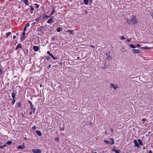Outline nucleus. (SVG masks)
<instances>
[{
  "label": "nucleus",
  "instance_id": "nucleus-1",
  "mask_svg": "<svg viewBox=\"0 0 153 153\" xmlns=\"http://www.w3.org/2000/svg\"><path fill=\"white\" fill-rule=\"evenodd\" d=\"M127 22L129 24L136 25L138 23V20L136 16H133L128 20H127Z\"/></svg>",
  "mask_w": 153,
  "mask_h": 153
},
{
  "label": "nucleus",
  "instance_id": "nucleus-2",
  "mask_svg": "<svg viewBox=\"0 0 153 153\" xmlns=\"http://www.w3.org/2000/svg\"><path fill=\"white\" fill-rule=\"evenodd\" d=\"M110 139L111 140L112 142L111 143L109 141L106 140H104V142L106 144L110 145L114 144V139L112 138H110Z\"/></svg>",
  "mask_w": 153,
  "mask_h": 153
},
{
  "label": "nucleus",
  "instance_id": "nucleus-3",
  "mask_svg": "<svg viewBox=\"0 0 153 153\" xmlns=\"http://www.w3.org/2000/svg\"><path fill=\"white\" fill-rule=\"evenodd\" d=\"M30 104V106L31 108V111H33V112L34 113L35 111V108H34V106L32 103L31 101L30 100L28 101Z\"/></svg>",
  "mask_w": 153,
  "mask_h": 153
},
{
  "label": "nucleus",
  "instance_id": "nucleus-4",
  "mask_svg": "<svg viewBox=\"0 0 153 153\" xmlns=\"http://www.w3.org/2000/svg\"><path fill=\"white\" fill-rule=\"evenodd\" d=\"M32 151L33 153H41V151L39 149H33Z\"/></svg>",
  "mask_w": 153,
  "mask_h": 153
},
{
  "label": "nucleus",
  "instance_id": "nucleus-5",
  "mask_svg": "<svg viewBox=\"0 0 153 153\" xmlns=\"http://www.w3.org/2000/svg\"><path fill=\"white\" fill-rule=\"evenodd\" d=\"M134 143L135 146H136L138 148H139L140 147V145L136 140H134Z\"/></svg>",
  "mask_w": 153,
  "mask_h": 153
},
{
  "label": "nucleus",
  "instance_id": "nucleus-6",
  "mask_svg": "<svg viewBox=\"0 0 153 153\" xmlns=\"http://www.w3.org/2000/svg\"><path fill=\"white\" fill-rule=\"evenodd\" d=\"M53 18H54V16H52L51 18L48 20L47 21V23L48 24H50L52 22H53Z\"/></svg>",
  "mask_w": 153,
  "mask_h": 153
},
{
  "label": "nucleus",
  "instance_id": "nucleus-7",
  "mask_svg": "<svg viewBox=\"0 0 153 153\" xmlns=\"http://www.w3.org/2000/svg\"><path fill=\"white\" fill-rule=\"evenodd\" d=\"M110 87L113 88L115 90H116L118 88L117 85H114V84L112 83L110 84Z\"/></svg>",
  "mask_w": 153,
  "mask_h": 153
},
{
  "label": "nucleus",
  "instance_id": "nucleus-8",
  "mask_svg": "<svg viewBox=\"0 0 153 153\" xmlns=\"http://www.w3.org/2000/svg\"><path fill=\"white\" fill-rule=\"evenodd\" d=\"M132 52L134 53H137L140 52V51L138 49H133Z\"/></svg>",
  "mask_w": 153,
  "mask_h": 153
},
{
  "label": "nucleus",
  "instance_id": "nucleus-9",
  "mask_svg": "<svg viewBox=\"0 0 153 153\" xmlns=\"http://www.w3.org/2000/svg\"><path fill=\"white\" fill-rule=\"evenodd\" d=\"M19 48H22V44L21 43H19L18 44V45L16 48L15 50H17Z\"/></svg>",
  "mask_w": 153,
  "mask_h": 153
},
{
  "label": "nucleus",
  "instance_id": "nucleus-10",
  "mask_svg": "<svg viewBox=\"0 0 153 153\" xmlns=\"http://www.w3.org/2000/svg\"><path fill=\"white\" fill-rule=\"evenodd\" d=\"M33 50L35 51H38L39 50V47L36 46H33Z\"/></svg>",
  "mask_w": 153,
  "mask_h": 153
},
{
  "label": "nucleus",
  "instance_id": "nucleus-11",
  "mask_svg": "<svg viewBox=\"0 0 153 153\" xmlns=\"http://www.w3.org/2000/svg\"><path fill=\"white\" fill-rule=\"evenodd\" d=\"M23 2L26 5H29V3L27 0H23Z\"/></svg>",
  "mask_w": 153,
  "mask_h": 153
},
{
  "label": "nucleus",
  "instance_id": "nucleus-12",
  "mask_svg": "<svg viewBox=\"0 0 153 153\" xmlns=\"http://www.w3.org/2000/svg\"><path fill=\"white\" fill-rule=\"evenodd\" d=\"M25 145H22V146H18L17 147V149H25Z\"/></svg>",
  "mask_w": 153,
  "mask_h": 153
},
{
  "label": "nucleus",
  "instance_id": "nucleus-13",
  "mask_svg": "<svg viewBox=\"0 0 153 153\" xmlns=\"http://www.w3.org/2000/svg\"><path fill=\"white\" fill-rule=\"evenodd\" d=\"M36 133L39 136H40L42 135V134L40 131L37 130L36 131Z\"/></svg>",
  "mask_w": 153,
  "mask_h": 153
},
{
  "label": "nucleus",
  "instance_id": "nucleus-14",
  "mask_svg": "<svg viewBox=\"0 0 153 153\" xmlns=\"http://www.w3.org/2000/svg\"><path fill=\"white\" fill-rule=\"evenodd\" d=\"M67 32H69L71 34H74V31L73 30H68L66 31Z\"/></svg>",
  "mask_w": 153,
  "mask_h": 153
},
{
  "label": "nucleus",
  "instance_id": "nucleus-15",
  "mask_svg": "<svg viewBox=\"0 0 153 153\" xmlns=\"http://www.w3.org/2000/svg\"><path fill=\"white\" fill-rule=\"evenodd\" d=\"M21 106V104L20 102H17L16 103V106L19 108Z\"/></svg>",
  "mask_w": 153,
  "mask_h": 153
},
{
  "label": "nucleus",
  "instance_id": "nucleus-16",
  "mask_svg": "<svg viewBox=\"0 0 153 153\" xmlns=\"http://www.w3.org/2000/svg\"><path fill=\"white\" fill-rule=\"evenodd\" d=\"M49 55L51 56L54 60L58 59L57 57L54 56L53 55L52 53H51Z\"/></svg>",
  "mask_w": 153,
  "mask_h": 153
},
{
  "label": "nucleus",
  "instance_id": "nucleus-17",
  "mask_svg": "<svg viewBox=\"0 0 153 153\" xmlns=\"http://www.w3.org/2000/svg\"><path fill=\"white\" fill-rule=\"evenodd\" d=\"M31 9L30 10V11L31 13H33V11L34 10V8L31 6H30Z\"/></svg>",
  "mask_w": 153,
  "mask_h": 153
},
{
  "label": "nucleus",
  "instance_id": "nucleus-18",
  "mask_svg": "<svg viewBox=\"0 0 153 153\" xmlns=\"http://www.w3.org/2000/svg\"><path fill=\"white\" fill-rule=\"evenodd\" d=\"M62 30V29L61 27H59L58 28L56 29V31L58 32H60Z\"/></svg>",
  "mask_w": 153,
  "mask_h": 153
},
{
  "label": "nucleus",
  "instance_id": "nucleus-19",
  "mask_svg": "<svg viewBox=\"0 0 153 153\" xmlns=\"http://www.w3.org/2000/svg\"><path fill=\"white\" fill-rule=\"evenodd\" d=\"M11 34V32H8L6 33V38L7 37L9 36H10Z\"/></svg>",
  "mask_w": 153,
  "mask_h": 153
},
{
  "label": "nucleus",
  "instance_id": "nucleus-20",
  "mask_svg": "<svg viewBox=\"0 0 153 153\" xmlns=\"http://www.w3.org/2000/svg\"><path fill=\"white\" fill-rule=\"evenodd\" d=\"M137 141L138 142V143H139V144L142 146L143 145V143L141 140H140V139H138L137 140Z\"/></svg>",
  "mask_w": 153,
  "mask_h": 153
},
{
  "label": "nucleus",
  "instance_id": "nucleus-21",
  "mask_svg": "<svg viewBox=\"0 0 153 153\" xmlns=\"http://www.w3.org/2000/svg\"><path fill=\"white\" fill-rule=\"evenodd\" d=\"M83 1L85 4L88 5V2L89 1L88 0H84Z\"/></svg>",
  "mask_w": 153,
  "mask_h": 153
},
{
  "label": "nucleus",
  "instance_id": "nucleus-22",
  "mask_svg": "<svg viewBox=\"0 0 153 153\" xmlns=\"http://www.w3.org/2000/svg\"><path fill=\"white\" fill-rule=\"evenodd\" d=\"M113 151L116 153H119L120 152V151L119 150L113 149Z\"/></svg>",
  "mask_w": 153,
  "mask_h": 153
},
{
  "label": "nucleus",
  "instance_id": "nucleus-23",
  "mask_svg": "<svg viewBox=\"0 0 153 153\" xmlns=\"http://www.w3.org/2000/svg\"><path fill=\"white\" fill-rule=\"evenodd\" d=\"M51 17V16H47L46 15H45L43 16V18L45 19L46 18H49Z\"/></svg>",
  "mask_w": 153,
  "mask_h": 153
},
{
  "label": "nucleus",
  "instance_id": "nucleus-24",
  "mask_svg": "<svg viewBox=\"0 0 153 153\" xmlns=\"http://www.w3.org/2000/svg\"><path fill=\"white\" fill-rule=\"evenodd\" d=\"M129 46L131 48H136V46H134V45L132 44H130L129 45Z\"/></svg>",
  "mask_w": 153,
  "mask_h": 153
},
{
  "label": "nucleus",
  "instance_id": "nucleus-25",
  "mask_svg": "<svg viewBox=\"0 0 153 153\" xmlns=\"http://www.w3.org/2000/svg\"><path fill=\"white\" fill-rule=\"evenodd\" d=\"M12 143V142L10 141H8L6 143V144L7 145H11Z\"/></svg>",
  "mask_w": 153,
  "mask_h": 153
},
{
  "label": "nucleus",
  "instance_id": "nucleus-26",
  "mask_svg": "<svg viewBox=\"0 0 153 153\" xmlns=\"http://www.w3.org/2000/svg\"><path fill=\"white\" fill-rule=\"evenodd\" d=\"M150 48L147 47H142L141 48H142L143 49H150Z\"/></svg>",
  "mask_w": 153,
  "mask_h": 153
},
{
  "label": "nucleus",
  "instance_id": "nucleus-27",
  "mask_svg": "<svg viewBox=\"0 0 153 153\" xmlns=\"http://www.w3.org/2000/svg\"><path fill=\"white\" fill-rule=\"evenodd\" d=\"M16 96V94L14 93H13L12 94V97L13 99H15Z\"/></svg>",
  "mask_w": 153,
  "mask_h": 153
},
{
  "label": "nucleus",
  "instance_id": "nucleus-28",
  "mask_svg": "<svg viewBox=\"0 0 153 153\" xmlns=\"http://www.w3.org/2000/svg\"><path fill=\"white\" fill-rule=\"evenodd\" d=\"M106 55L107 58H109L110 56V53L109 52H107L106 53Z\"/></svg>",
  "mask_w": 153,
  "mask_h": 153
},
{
  "label": "nucleus",
  "instance_id": "nucleus-29",
  "mask_svg": "<svg viewBox=\"0 0 153 153\" xmlns=\"http://www.w3.org/2000/svg\"><path fill=\"white\" fill-rule=\"evenodd\" d=\"M55 12V9L54 8H53V10L50 15V16L51 15L54 13Z\"/></svg>",
  "mask_w": 153,
  "mask_h": 153
},
{
  "label": "nucleus",
  "instance_id": "nucleus-30",
  "mask_svg": "<svg viewBox=\"0 0 153 153\" xmlns=\"http://www.w3.org/2000/svg\"><path fill=\"white\" fill-rule=\"evenodd\" d=\"M40 17H37L35 19V20L36 21H38L40 19Z\"/></svg>",
  "mask_w": 153,
  "mask_h": 153
},
{
  "label": "nucleus",
  "instance_id": "nucleus-31",
  "mask_svg": "<svg viewBox=\"0 0 153 153\" xmlns=\"http://www.w3.org/2000/svg\"><path fill=\"white\" fill-rule=\"evenodd\" d=\"M55 38L54 36L52 37L51 39V41H55Z\"/></svg>",
  "mask_w": 153,
  "mask_h": 153
},
{
  "label": "nucleus",
  "instance_id": "nucleus-32",
  "mask_svg": "<svg viewBox=\"0 0 153 153\" xmlns=\"http://www.w3.org/2000/svg\"><path fill=\"white\" fill-rule=\"evenodd\" d=\"M15 101H16L15 100V99H13V100L11 102L12 104H14L15 102Z\"/></svg>",
  "mask_w": 153,
  "mask_h": 153
},
{
  "label": "nucleus",
  "instance_id": "nucleus-33",
  "mask_svg": "<svg viewBox=\"0 0 153 153\" xmlns=\"http://www.w3.org/2000/svg\"><path fill=\"white\" fill-rule=\"evenodd\" d=\"M54 139H55V140L57 142H58L59 141V138L58 137H56L55 138H54Z\"/></svg>",
  "mask_w": 153,
  "mask_h": 153
},
{
  "label": "nucleus",
  "instance_id": "nucleus-34",
  "mask_svg": "<svg viewBox=\"0 0 153 153\" xmlns=\"http://www.w3.org/2000/svg\"><path fill=\"white\" fill-rule=\"evenodd\" d=\"M45 58L48 61L50 59V57L48 56H45Z\"/></svg>",
  "mask_w": 153,
  "mask_h": 153
},
{
  "label": "nucleus",
  "instance_id": "nucleus-35",
  "mask_svg": "<svg viewBox=\"0 0 153 153\" xmlns=\"http://www.w3.org/2000/svg\"><path fill=\"white\" fill-rule=\"evenodd\" d=\"M29 26V24L28 23H27L25 26V27H27Z\"/></svg>",
  "mask_w": 153,
  "mask_h": 153
},
{
  "label": "nucleus",
  "instance_id": "nucleus-36",
  "mask_svg": "<svg viewBox=\"0 0 153 153\" xmlns=\"http://www.w3.org/2000/svg\"><path fill=\"white\" fill-rule=\"evenodd\" d=\"M120 38L122 40H124L125 39V38L123 36H121Z\"/></svg>",
  "mask_w": 153,
  "mask_h": 153
},
{
  "label": "nucleus",
  "instance_id": "nucleus-37",
  "mask_svg": "<svg viewBox=\"0 0 153 153\" xmlns=\"http://www.w3.org/2000/svg\"><path fill=\"white\" fill-rule=\"evenodd\" d=\"M36 127L35 126H34L32 127V129L33 130H36Z\"/></svg>",
  "mask_w": 153,
  "mask_h": 153
},
{
  "label": "nucleus",
  "instance_id": "nucleus-38",
  "mask_svg": "<svg viewBox=\"0 0 153 153\" xmlns=\"http://www.w3.org/2000/svg\"><path fill=\"white\" fill-rule=\"evenodd\" d=\"M35 6H36V7L37 8H38L39 7V5H38L37 4H35Z\"/></svg>",
  "mask_w": 153,
  "mask_h": 153
},
{
  "label": "nucleus",
  "instance_id": "nucleus-39",
  "mask_svg": "<svg viewBox=\"0 0 153 153\" xmlns=\"http://www.w3.org/2000/svg\"><path fill=\"white\" fill-rule=\"evenodd\" d=\"M25 39V37H24V36H22V37H21V41H22L23 40H24V39Z\"/></svg>",
  "mask_w": 153,
  "mask_h": 153
},
{
  "label": "nucleus",
  "instance_id": "nucleus-40",
  "mask_svg": "<svg viewBox=\"0 0 153 153\" xmlns=\"http://www.w3.org/2000/svg\"><path fill=\"white\" fill-rule=\"evenodd\" d=\"M51 65H49L47 66V68H48V69L50 68H51Z\"/></svg>",
  "mask_w": 153,
  "mask_h": 153
},
{
  "label": "nucleus",
  "instance_id": "nucleus-41",
  "mask_svg": "<svg viewBox=\"0 0 153 153\" xmlns=\"http://www.w3.org/2000/svg\"><path fill=\"white\" fill-rule=\"evenodd\" d=\"M2 73V70L1 68H0V74Z\"/></svg>",
  "mask_w": 153,
  "mask_h": 153
},
{
  "label": "nucleus",
  "instance_id": "nucleus-42",
  "mask_svg": "<svg viewBox=\"0 0 153 153\" xmlns=\"http://www.w3.org/2000/svg\"><path fill=\"white\" fill-rule=\"evenodd\" d=\"M47 53L49 55H50L51 53L49 51L47 52Z\"/></svg>",
  "mask_w": 153,
  "mask_h": 153
},
{
  "label": "nucleus",
  "instance_id": "nucleus-43",
  "mask_svg": "<svg viewBox=\"0 0 153 153\" xmlns=\"http://www.w3.org/2000/svg\"><path fill=\"white\" fill-rule=\"evenodd\" d=\"M136 46L137 47H140L141 46V45L139 44H137Z\"/></svg>",
  "mask_w": 153,
  "mask_h": 153
},
{
  "label": "nucleus",
  "instance_id": "nucleus-44",
  "mask_svg": "<svg viewBox=\"0 0 153 153\" xmlns=\"http://www.w3.org/2000/svg\"><path fill=\"white\" fill-rule=\"evenodd\" d=\"M131 39H127V41L128 42H129L131 41Z\"/></svg>",
  "mask_w": 153,
  "mask_h": 153
},
{
  "label": "nucleus",
  "instance_id": "nucleus-45",
  "mask_svg": "<svg viewBox=\"0 0 153 153\" xmlns=\"http://www.w3.org/2000/svg\"><path fill=\"white\" fill-rule=\"evenodd\" d=\"M108 58V60H111L112 59V57L109 56V58Z\"/></svg>",
  "mask_w": 153,
  "mask_h": 153
},
{
  "label": "nucleus",
  "instance_id": "nucleus-46",
  "mask_svg": "<svg viewBox=\"0 0 153 153\" xmlns=\"http://www.w3.org/2000/svg\"><path fill=\"white\" fill-rule=\"evenodd\" d=\"M26 29H27V27H25L24 29V30H23L25 32V31L26 30Z\"/></svg>",
  "mask_w": 153,
  "mask_h": 153
},
{
  "label": "nucleus",
  "instance_id": "nucleus-47",
  "mask_svg": "<svg viewBox=\"0 0 153 153\" xmlns=\"http://www.w3.org/2000/svg\"><path fill=\"white\" fill-rule=\"evenodd\" d=\"M4 146H0V149H2L3 148Z\"/></svg>",
  "mask_w": 153,
  "mask_h": 153
},
{
  "label": "nucleus",
  "instance_id": "nucleus-48",
  "mask_svg": "<svg viewBox=\"0 0 153 153\" xmlns=\"http://www.w3.org/2000/svg\"><path fill=\"white\" fill-rule=\"evenodd\" d=\"M16 36H14L13 37V39H15L16 38Z\"/></svg>",
  "mask_w": 153,
  "mask_h": 153
},
{
  "label": "nucleus",
  "instance_id": "nucleus-49",
  "mask_svg": "<svg viewBox=\"0 0 153 153\" xmlns=\"http://www.w3.org/2000/svg\"><path fill=\"white\" fill-rule=\"evenodd\" d=\"M149 153H152V152L151 150H150L149 151Z\"/></svg>",
  "mask_w": 153,
  "mask_h": 153
},
{
  "label": "nucleus",
  "instance_id": "nucleus-50",
  "mask_svg": "<svg viewBox=\"0 0 153 153\" xmlns=\"http://www.w3.org/2000/svg\"><path fill=\"white\" fill-rule=\"evenodd\" d=\"M25 32H24L22 33V35L23 36H24L25 35Z\"/></svg>",
  "mask_w": 153,
  "mask_h": 153
},
{
  "label": "nucleus",
  "instance_id": "nucleus-51",
  "mask_svg": "<svg viewBox=\"0 0 153 153\" xmlns=\"http://www.w3.org/2000/svg\"><path fill=\"white\" fill-rule=\"evenodd\" d=\"M36 22H33L32 24V25H35V24H36Z\"/></svg>",
  "mask_w": 153,
  "mask_h": 153
},
{
  "label": "nucleus",
  "instance_id": "nucleus-52",
  "mask_svg": "<svg viewBox=\"0 0 153 153\" xmlns=\"http://www.w3.org/2000/svg\"><path fill=\"white\" fill-rule=\"evenodd\" d=\"M93 0H89V1L90 3H92V2Z\"/></svg>",
  "mask_w": 153,
  "mask_h": 153
},
{
  "label": "nucleus",
  "instance_id": "nucleus-53",
  "mask_svg": "<svg viewBox=\"0 0 153 153\" xmlns=\"http://www.w3.org/2000/svg\"><path fill=\"white\" fill-rule=\"evenodd\" d=\"M7 146V144H4V146H3L4 147H6Z\"/></svg>",
  "mask_w": 153,
  "mask_h": 153
},
{
  "label": "nucleus",
  "instance_id": "nucleus-54",
  "mask_svg": "<svg viewBox=\"0 0 153 153\" xmlns=\"http://www.w3.org/2000/svg\"><path fill=\"white\" fill-rule=\"evenodd\" d=\"M32 112H33V111H31L30 112V115H31L32 114Z\"/></svg>",
  "mask_w": 153,
  "mask_h": 153
},
{
  "label": "nucleus",
  "instance_id": "nucleus-55",
  "mask_svg": "<svg viewBox=\"0 0 153 153\" xmlns=\"http://www.w3.org/2000/svg\"><path fill=\"white\" fill-rule=\"evenodd\" d=\"M79 58H79V57H77V59L78 60V59H79Z\"/></svg>",
  "mask_w": 153,
  "mask_h": 153
},
{
  "label": "nucleus",
  "instance_id": "nucleus-56",
  "mask_svg": "<svg viewBox=\"0 0 153 153\" xmlns=\"http://www.w3.org/2000/svg\"><path fill=\"white\" fill-rule=\"evenodd\" d=\"M91 47H93V48H94V46H93L92 45H91Z\"/></svg>",
  "mask_w": 153,
  "mask_h": 153
},
{
  "label": "nucleus",
  "instance_id": "nucleus-57",
  "mask_svg": "<svg viewBox=\"0 0 153 153\" xmlns=\"http://www.w3.org/2000/svg\"><path fill=\"white\" fill-rule=\"evenodd\" d=\"M113 148L114 149V148H115V147H113Z\"/></svg>",
  "mask_w": 153,
  "mask_h": 153
},
{
  "label": "nucleus",
  "instance_id": "nucleus-58",
  "mask_svg": "<svg viewBox=\"0 0 153 153\" xmlns=\"http://www.w3.org/2000/svg\"><path fill=\"white\" fill-rule=\"evenodd\" d=\"M18 34V33H17V34H16V35H17Z\"/></svg>",
  "mask_w": 153,
  "mask_h": 153
},
{
  "label": "nucleus",
  "instance_id": "nucleus-59",
  "mask_svg": "<svg viewBox=\"0 0 153 153\" xmlns=\"http://www.w3.org/2000/svg\"><path fill=\"white\" fill-rule=\"evenodd\" d=\"M94 153H97V152H94Z\"/></svg>",
  "mask_w": 153,
  "mask_h": 153
},
{
  "label": "nucleus",
  "instance_id": "nucleus-60",
  "mask_svg": "<svg viewBox=\"0 0 153 153\" xmlns=\"http://www.w3.org/2000/svg\"><path fill=\"white\" fill-rule=\"evenodd\" d=\"M1 145V143H0V145Z\"/></svg>",
  "mask_w": 153,
  "mask_h": 153
},
{
  "label": "nucleus",
  "instance_id": "nucleus-61",
  "mask_svg": "<svg viewBox=\"0 0 153 153\" xmlns=\"http://www.w3.org/2000/svg\"><path fill=\"white\" fill-rule=\"evenodd\" d=\"M27 1H28V0H27Z\"/></svg>",
  "mask_w": 153,
  "mask_h": 153
}]
</instances>
